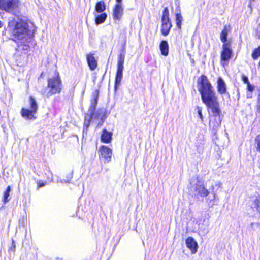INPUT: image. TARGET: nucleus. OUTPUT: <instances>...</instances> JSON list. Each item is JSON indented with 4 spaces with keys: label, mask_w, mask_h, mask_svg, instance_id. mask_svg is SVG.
<instances>
[{
    "label": "nucleus",
    "mask_w": 260,
    "mask_h": 260,
    "mask_svg": "<svg viewBox=\"0 0 260 260\" xmlns=\"http://www.w3.org/2000/svg\"><path fill=\"white\" fill-rule=\"evenodd\" d=\"M43 76V72H42L41 74V76Z\"/></svg>",
    "instance_id": "4c0bfd02"
},
{
    "label": "nucleus",
    "mask_w": 260,
    "mask_h": 260,
    "mask_svg": "<svg viewBox=\"0 0 260 260\" xmlns=\"http://www.w3.org/2000/svg\"><path fill=\"white\" fill-rule=\"evenodd\" d=\"M257 102L258 103H260V92H259L258 95ZM258 110H259V112L260 113V105L258 106Z\"/></svg>",
    "instance_id": "2f4dec72"
},
{
    "label": "nucleus",
    "mask_w": 260,
    "mask_h": 260,
    "mask_svg": "<svg viewBox=\"0 0 260 260\" xmlns=\"http://www.w3.org/2000/svg\"><path fill=\"white\" fill-rule=\"evenodd\" d=\"M24 46V47L23 48V49H24V50H28L29 48V46L28 45H23Z\"/></svg>",
    "instance_id": "72a5a7b5"
},
{
    "label": "nucleus",
    "mask_w": 260,
    "mask_h": 260,
    "mask_svg": "<svg viewBox=\"0 0 260 260\" xmlns=\"http://www.w3.org/2000/svg\"><path fill=\"white\" fill-rule=\"evenodd\" d=\"M160 22V33L163 36H167L169 34L173 26L169 10L167 7L164 8L162 10Z\"/></svg>",
    "instance_id": "20e7f679"
},
{
    "label": "nucleus",
    "mask_w": 260,
    "mask_h": 260,
    "mask_svg": "<svg viewBox=\"0 0 260 260\" xmlns=\"http://www.w3.org/2000/svg\"><path fill=\"white\" fill-rule=\"evenodd\" d=\"M4 25V23L2 21H0V28H2Z\"/></svg>",
    "instance_id": "c9c22d12"
},
{
    "label": "nucleus",
    "mask_w": 260,
    "mask_h": 260,
    "mask_svg": "<svg viewBox=\"0 0 260 260\" xmlns=\"http://www.w3.org/2000/svg\"><path fill=\"white\" fill-rule=\"evenodd\" d=\"M231 30V26L230 25H224L223 29L221 30L220 34V39L223 44L231 43L230 41L228 40V36L229 32Z\"/></svg>",
    "instance_id": "2eb2a0df"
},
{
    "label": "nucleus",
    "mask_w": 260,
    "mask_h": 260,
    "mask_svg": "<svg viewBox=\"0 0 260 260\" xmlns=\"http://www.w3.org/2000/svg\"><path fill=\"white\" fill-rule=\"evenodd\" d=\"M99 97V90L96 89L93 93V98L91 101V105L90 106L89 111L90 112L94 113L98 102Z\"/></svg>",
    "instance_id": "dca6fc26"
},
{
    "label": "nucleus",
    "mask_w": 260,
    "mask_h": 260,
    "mask_svg": "<svg viewBox=\"0 0 260 260\" xmlns=\"http://www.w3.org/2000/svg\"><path fill=\"white\" fill-rule=\"evenodd\" d=\"M99 156L101 160L105 163H108L111 161L112 150L105 145H101L99 149Z\"/></svg>",
    "instance_id": "1a4fd4ad"
},
{
    "label": "nucleus",
    "mask_w": 260,
    "mask_h": 260,
    "mask_svg": "<svg viewBox=\"0 0 260 260\" xmlns=\"http://www.w3.org/2000/svg\"><path fill=\"white\" fill-rule=\"evenodd\" d=\"M247 97L248 98H252V94H248L247 95Z\"/></svg>",
    "instance_id": "e433bc0d"
},
{
    "label": "nucleus",
    "mask_w": 260,
    "mask_h": 260,
    "mask_svg": "<svg viewBox=\"0 0 260 260\" xmlns=\"http://www.w3.org/2000/svg\"><path fill=\"white\" fill-rule=\"evenodd\" d=\"M106 8V4L103 1H98L95 4V11L98 13L104 12Z\"/></svg>",
    "instance_id": "4be33fe9"
},
{
    "label": "nucleus",
    "mask_w": 260,
    "mask_h": 260,
    "mask_svg": "<svg viewBox=\"0 0 260 260\" xmlns=\"http://www.w3.org/2000/svg\"><path fill=\"white\" fill-rule=\"evenodd\" d=\"M159 49L161 54L164 56H167L169 54V47L167 41L162 40L159 44Z\"/></svg>",
    "instance_id": "6ab92c4d"
},
{
    "label": "nucleus",
    "mask_w": 260,
    "mask_h": 260,
    "mask_svg": "<svg viewBox=\"0 0 260 260\" xmlns=\"http://www.w3.org/2000/svg\"><path fill=\"white\" fill-rule=\"evenodd\" d=\"M233 54L231 43L222 44L220 55V61L222 66L228 64L229 60L232 57Z\"/></svg>",
    "instance_id": "6e6552de"
},
{
    "label": "nucleus",
    "mask_w": 260,
    "mask_h": 260,
    "mask_svg": "<svg viewBox=\"0 0 260 260\" xmlns=\"http://www.w3.org/2000/svg\"><path fill=\"white\" fill-rule=\"evenodd\" d=\"M217 90L218 92L221 95L227 93V87L226 84L221 77H218L217 79Z\"/></svg>",
    "instance_id": "f8f14e48"
},
{
    "label": "nucleus",
    "mask_w": 260,
    "mask_h": 260,
    "mask_svg": "<svg viewBox=\"0 0 260 260\" xmlns=\"http://www.w3.org/2000/svg\"><path fill=\"white\" fill-rule=\"evenodd\" d=\"M175 20L177 29L181 30L182 29V25L183 21V17L181 13V10L179 7L178 11L175 13Z\"/></svg>",
    "instance_id": "f3484780"
},
{
    "label": "nucleus",
    "mask_w": 260,
    "mask_h": 260,
    "mask_svg": "<svg viewBox=\"0 0 260 260\" xmlns=\"http://www.w3.org/2000/svg\"><path fill=\"white\" fill-rule=\"evenodd\" d=\"M20 0H0V10L14 15L20 12Z\"/></svg>",
    "instance_id": "423d86ee"
},
{
    "label": "nucleus",
    "mask_w": 260,
    "mask_h": 260,
    "mask_svg": "<svg viewBox=\"0 0 260 260\" xmlns=\"http://www.w3.org/2000/svg\"><path fill=\"white\" fill-rule=\"evenodd\" d=\"M186 247L191 251L192 254L197 252L198 249V244L192 237H188L186 240Z\"/></svg>",
    "instance_id": "4468645a"
},
{
    "label": "nucleus",
    "mask_w": 260,
    "mask_h": 260,
    "mask_svg": "<svg viewBox=\"0 0 260 260\" xmlns=\"http://www.w3.org/2000/svg\"><path fill=\"white\" fill-rule=\"evenodd\" d=\"M241 79H242V81L246 84L250 83L248 77H246V76H245L244 75H242Z\"/></svg>",
    "instance_id": "c85d7f7f"
},
{
    "label": "nucleus",
    "mask_w": 260,
    "mask_h": 260,
    "mask_svg": "<svg viewBox=\"0 0 260 260\" xmlns=\"http://www.w3.org/2000/svg\"><path fill=\"white\" fill-rule=\"evenodd\" d=\"M254 146L256 150L260 153V134L257 135L254 138Z\"/></svg>",
    "instance_id": "a878e982"
},
{
    "label": "nucleus",
    "mask_w": 260,
    "mask_h": 260,
    "mask_svg": "<svg viewBox=\"0 0 260 260\" xmlns=\"http://www.w3.org/2000/svg\"><path fill=\"white\" fill-rule=\"evenodd\" d=\"M197 84L202 102L206 106L208 112L210 111L211 112L212 116L214 117V120L212 121L210 119V122L212 123L214 126H218L221 122L222 114L213 86L207 76L204 74L200 75L198 78Z\"/></svg>",
    "instance_id": "f257e3e1"
},
{
    "label": "nucleus",
    "mask_w": 260,
    "mask_h": 260,
    "mask_svg": "<svg viewBox=\"0 0 260 260\" xmlns=\"http://www.w3.org/2000/svg\"><path fill=\"white\" fill-rule=\"evenodd\" d=\"M116 2L115 4L122 5V0H116Z\"/></svg>",
    "instance_id": "f704fd0d"
},
{
    "label": "nucleus",
    "mask_w": 260,
    "mask_h": 260,
    "mask_svg": "<svg viewBox=\"0 0 260 260\" xmlns=\"http://www.w3.org/2000/svg\"><path fill=\"white\" fill-rule=\"evenodd\" d=\"M95 17L94 21L96 25H99L105 22L107 18V14L105 12L100 13Z\"/></svg>",
    "instance_id": "aec40b11"
},
{
    "label": "nucleus",
    "mask_w": 260,
    "mask_h": 260,
    "mask_svg": "<svg viewBox=\"0 0 260 260\" xmlns=\"http://www.w3.org/2000/svg\"><path fill=\"white\" fill-rule=\"evenodd\" d=\"M125 60L124 50L120 53L118 56V61L117 64V71L115 77L114 89L116 90L120 85L122 77L123 71L124 69V62Z\"/></svg>",
    "instance_id": "0eeeda50"
},
{
    "label": "nucleus",
    "mask_w": 260,
    "mask_h": 260,
    "mask_svg": "<svg viewBox=\"0 0 260 260\" xmlns=\"http://www.w3.org/2000/svg\"><path fill=\"white\" fill-rule=\"evenodd\" d=\"M8 28L12 40L15 42L23 38L24 35H28L30 32L28 23L22 19H20L19 21L12 19L8 22Z\"/></svg>",
    "instance_id": "f03ea898"
},
{
    "label": "nucleus",
    "mask_w": 260,
    "mask_h": 260,
    "mask_svg": "<svg viewBox=\"0 0 260 260\" xmlns=\"http://www.w3.org/2000/svg\"><path fill=\"white\" fill-rule=\"evenodd\" d=\"M254 1H255V0H249V3L248 4V7L250 8V9L251 11H252V3Z\"/></svg>",
    "instance_id": "473e14b6"
},
{
    "label": "nucleus",
    "mask_w": 260,
    "mask_h": 260,
    "mask_svg": "<svg viewBox=\"0 0 260 260\" xmlns=\"http://www.w3.org/2000/svg\"><path fill=\"white\" fill-rule=\"evenodd\" d=\"M15 248H16V245H15V241L14 240H12V245H11V247L10 248V250L14 252L15 251Z\"/></svg>",
    "instance_id": "7c9ffc66"
},
{
    "label": "nucleus",
    "mask_w": 260,
    "mask_h": 260,
    "mask_svg": "<svg viewBox=\"0 0 260 260\" xmlns=\"http://www.w3.org/2000/svg\"><path fill=\"white\" fill-rule=\"evenodd\" d=\"M29 102L30 104L29 109L22 108L20 114L21 116L26 120H35L37 118L36 114L38 108V104L35 98L31 96L29 97Z\"/></svg>",
    "instance_id": "39448f33"
},
{
    "label": "nucleus",
    "mask_w": 260,
    "mask_h": 260,
    "mask_svg": "<svg viewBox=\"0 0 260 260\" xmlns=\"http://www.w3.org/2000/svg\"><path fill=\"white\" fill-rule=\"evenodd\" d=\"M10 191L11 187L10 186H8L5 190L2 197V202L4 204L7 203L10 200L9 197L10 196Z\"/></svg>",
    "instance_id": "b1692460"
},
{
    "label": "nucleus",
    "mask_w": 260,
    "mask_h": 260,
    "mask_svg": "<svg viewBox=\"0 0 260 260\" xmlns=\"http://www.w3.org/2000/svg\"><path fill=\"white\" fill-rule=\"evenodd\" d=\"M112 132H109L105 128L103 129L100 137L101 142L106 144L110 143L112 141Z\"/></svg>",
    "instance_id": "ddd939ff"
},
{
    "label": "nucleus",
    "mask_w": 260,
    "mask_h": 260,
    "mask_svg": "<svg viewBox=\"0 0 260 260\" xmlns=\"http://www.w3.org/2000/svg\"><path fill=\"white\" fill-rule=\"evenodd\" d=\"M196 109L197 110V113L199 116V119H200L201 122L203 121V116L202 113V108L199 106L196 107Z\"/></svg>",
    "instance_id": "bb28decb"
},
{
    "label": "nucleus",
    "mask_w": 260,
    "mask_h": 260,
    "mask_svg": "<svg viewBox=\"0 0 260 260\" xmlns=\"http://www.w3.org/2000/svg\"><path fill=\"white\" fill-rule=\"evenodd\" d=\"M195 191L201 197H205L209 195V191L206 189L203 184H197Z\"/></svg>",
    "instance_id": "a211bd4d"
},
{
    "label": "nucleus",
    "mask_w": 260,
    "mask_h": 260,
    "mask_svg": "<svg viewBox=\"0 0 260 260\" xmlns=\"http://www.w3.org/2000/svg\"><path fill=\"white\" fill-rule=\"evenodd\" d=\"M88 66L91 71H94L98 67V61L93 53H87L86 55Z\"/></svg>",
    "instance_id": "9b49d317"
},
{
    "label": "nucleus",
    "mask_w": 260,
    "mask_h": 260,
    "mask_svg": "<svg viewBox=\"0 0 260 260\" xmlns=\"http://www.w3.org/2000/svg\"><path fill=\"white\" fill-rule=\"evenodd\" d=\"M37 189H39L42 187H43L45 185L46 183L42 181H39L37 182Z\"/></svg>",
    "instance_id": "c756f323"
},
{
    "label": "nucleus",
    "mask_w": 260,
    "mask_h": 260,
    "mask_svg": "<svg viewBox=\"0 0 260 260\" xmlns=\"http://www.w3.org/2000/svg\"><path fill=\"white\" fill-rule=\"evenodd\" d=\"M94 113L90 112L87 119L86 116H85V120L83 123V132H87L90 124L91 119L92 118Z\"/></svg>",
    "instance_id": "5701e85b"
},
{
    "label": "nucleus",
    "mask_w": 260,
    "mask_h": 260,
    "mask_svg": "<svg viewBox=\"0 0 260 260\" xmlns=\"http://www.w3.org/2000/svg\"><path fill=\"white\" fill-rule=\"evenodd\" d=\"M246 89H247V91L252 92L254 89V86L251 85L250 83H249L247 84Z\"/></svg>",
    "instance_id": "cd10ccee"
},
{
    "label": "nucleus",
    "mask_w": 260,
    "mask_h": 260,
    "mask_svg": "<svg viewBox=\"0 0 260 260\" xmlns=\"http://www.w3.org/2000/svg\"><path fill=\"white\" fill-rule=\"evenodd\" d=\"M252 208L260 215V194L256 196L252 203Z\"/></svg>",
    "instance_id": "412c9836"
},
{
    "label": "nucleus",
    "mask_w": 260,
    "mask_h": 260,
    "mask_svg": "<svg viewBox=\"0 0 260 260\" xmlns=\"http://www.w3.org/2000/svg\"><path fill=\"white\" fill-rule=\"evenodd\" d=\"M251 57L253 60H256L260 57V45L253 50Z\"/></svg>",
    "instance_id": "393cba45"
},
{
    "label": "nucleus",
    "mask_w": 260,
    "mask_h": 260,
    "mask_svg": "<svg viewBox=\"0 0 260 260\" xmlns=\"http://www.w3.org/2000/svg\"><path fill=\"white\" fill-rule=\"evenodd\" d=\"M123 8L122 5L115 4L113 8L112 17L114 22L119 21L123 16Z\"/></svg>",
    "instance_id": "9d476101"
},
{
    "label": "nucleus",
    "mask_w": 260,
    "mask_h": 260,
    "mask_svg": "<svg viewBox=\"0 0 260 260\" xmlns=\"http://www.w3.org/2000/svg\"><path fill=\"white\" fill-rule=\"evenodd\" d=\"M62 82L57 70H55L53 76L47 79V86L41 91V94L46 98H49L55 94H59L62 90Z\"/></svg>",
    "instance_id": "7ed1b4c3"
}]
</instances>
